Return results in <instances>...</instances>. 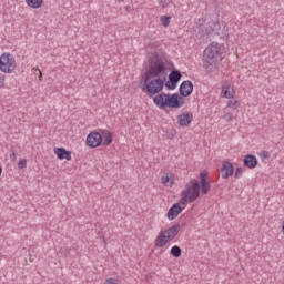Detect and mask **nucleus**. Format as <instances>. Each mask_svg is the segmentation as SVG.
<instances>
[{
	"label": "nucleus",
	"mask_w": 284,
	"mask_h": 284,
	"mask_svg": "<svg viewBox=\"0 0 284 284\" xmlns=\"http://www.w3.org/2000/svg\"><path fill=\"white\" fill-rule=\"evenodd\" d=\"M144 82V87L142 88L143 92H146V97H154L153 102L155 103L156 108L160 110H163L165 108H183V98L179 95V93L168 94V93H161L163 92V88L165 85V82L161 78H152L142 79Z\"/></svg>",
	"instance_id": "nucleus-1"
},
{
	"label": "nucleus",
	"mask_w": 284,
	"mask_h": 284,
	"mask_svg": "<svg viewBox=\"0 0 284 284\" xmlns=\"http://www.w3.org/2000/svg\"><path fill=\"white\" fill-rule=\"evenodd\" d=\"M225 45L219 42H211L203 51L202 63L206 72H217L219 64L223 61Z\"/></svg>",
	"instance_id": "nucleus-2"
},
{
	"label": "nucleus",
	"mask_w": 284,
	"mask_h": 284,
	"mask_svg": "<svg viewBox=\"0 0 284 284\" xmlns=\"http://www.w3.org/2000/svg\"><path fill=\"white\" fill-rule=\"evenodd\" d=\"M180 231L181 224L179 223L170 226L164 231H161L154 241L155 247H165L168 243L174 241L176 236H179Z\"/></svg>",
	"instance_id": "nucleus-3"
},
{
	"label": "nucleus",
	"mask_w": 284,
	"mask_h": 284,
	"mask_svg": "<svg viewBox=\"0 0 284 284\" xmlns=\"http://www.w3.org/2000/svg\"><path fill=\"white\" fill-rule=\"evenodd\" d=\"M181 203H194L199 196H201V184L199 180L192 179L190 183L186 184V187L181 193Z\"/></svg>",
	"instance_id": "nucleus-4"
},
{
	"label": "nucleus",
	"mask_w": 284,
	"mask_h": 284,
	"mask_svg": "<svg viewBox=\"0 0 284 284\" xmlns=\"http://www.w3.org/2000/svg\"><path fill=\"white\" fill-rule=\"evenodd\" d=\"M165 63L161 59L152 60L149 64V69L142 75V79H161V74H165Z\"/></svg>",
	"instance_id": "nucleus-5"
},
{
	"label": "nucleus",
	"mask_w": 284,
	"mask_h": 284,
	"mask_svg": "<svg viewBox=\"0 0 284 284\" xmlns=\"http://www.w3.org/2000/svg\"><path fill=\"white\" fill-rule=\"evenodd\" d=\"M0 70L4 74H12L17 70V60L11 53H2L0 55Z\"/></svg>",
	"instance_id": "nucleus-6"
},
{
	"label": "nucleus",
	"mask_w": 284,
	"mask_h": 284,
	"mask_svg": "<svg viewBox=\"0 0 284 284\" xmlns=\"http://www.w3.org/2000/svg\"><path fill=\"white\" fill-rule=\"evenodd\" d=\"M103 143V136L99 132H91L87 136V145L89 148H99V145H102Z\"/></svg>",
	"instance_id": "nucleus-7"
},
{
	"label": "nucleus",
	"mask_w": 284,
	"mask_h": 284,
	"mask_svg": "<svg viewBox=\"0 0 284 284\" xmlns=\"http://www.w3.org/2000/svg\"><path fill=\"white\" fill-rule=\"evenodd\" d=\"M199 30H201V37H205V34L210 36L212 33L219 34V32H221V23L219 21L211 20L209 22V28L205 31H203V26H200Z\"/></svg>",
	"instance_id": "nucleus-8"
},
{
	"label": "nucleus",
	"mask_w": 284,
	"mask_h": 284,
	"mask_svg": "<svg viewBox=\"0 0 284 284\" xmlns=\"http://www.w3.org/2000/svg\"><path fill=\"white\" fill-rule=\"evenodd\" d=\"M200 190L202 194H207L212 190V184L207 181V171H202L200 173Z\"/></svg>",
	"instance_id": "nucleus-9"
},
{
	"label": "nucleus",
	"mask_w": 284,
	"mask_h": 284,
	"mask_svg": "<svg viewBox=\"0 0 284 284\" xmlns=\"http://www.w3.org/2000/svg\"><path fill=\"white\" fill-rule=\"evenodd\" d=\"M192 92H194V83H192V81L186 80L180 84L181 97H190Z\"/></svg>",
	"instance_id": "nucleus-10"
},
{
	"label": "nucleus",
	"mask_w": 284,
	"mask_h": 284,
	"mask_svg": "<svg viewBox=\"0 0 284 284\" xmlns=\"http://www.w3.org/2000/svg\"><path fill=\"white\" fill-rule=\"evenodd\" d=\"M183 210H185V207H181L179 203L173 204L166 213V219H169V221H174Z\"/></svg>",
	"instance_id": "nucleus-11"
},
{
	"label": "nucleus",
	"mask_w": 284,
	"mask_h": 284,
	"mask_svg": "<svg viewBox=\"0 0 284 284\" xmlns=\"http://www.w3.org/2000/svg\"><path fill=\"white\" fill-rule=\"evenodd\" d=\"M222 179H230L234 175V165L231 162L224 161L222 164Z\"/></svg>",
	"instance_id": "nucleus-12"
},
{
	"label": "nucleus",
	"mask_w": 284,
	"mask_h": 284,
	"mask_svg": "<svg viewBox=\"0 0 284 284\" xmlns=\"http://www.w3.org/2000/svg\"><path fill=\"white\" fill-rule=\"evenodd\" d=\"M179 124L182 125L183 128H187L192 121H194V114L191 112L182 113L181 115L178 116Z\"/></svg>",
	"instance_id": "nucleus-13"
},
{
	"label": "nucleus",
	"mask_w": 284,
	"mask_h": 284,
	"mask_svg": "<svg viewBox=\"0 0 284 284\" xmlns=\"http://www.w3.org/2000/svg\"><path fill=\"white\" fill-rule=\"evenodd\" d=\"M54 154H57L58 159L60 161H72V152L65 150V148H55L54 149Z\"/></svg>",
	"instance_id": "nucleus-14"
},
{
	"label": "nucleus",
	"mask_w": 284,
	"mask_h": 284,
	"mask_svg": "<svg viewBox=\"0 0 284 284\" xmlns=\"http://www.w3.org/2000/svg\"><path fill=\"white\" fill-rule=\"evenodd\" d=\"M234 94H236V91H234V88H232L231 84H224L222 87V91H221L222 99H234Z\"/></svg>",
	"instance_id": "nucleus-15"
},
{
	"label": "nucleus",
	"mask_w": 284,
	"mask_h": 284,
	"mask_svg": "<svg viewBox=\"0 0 284 284\" xmlns=\"http://www.w3.org/2000/svg\"><path fill=\"white\" fill-rule=\"evenodd\" d=\"M243 163L245 168L254 170V168L258 165V160L256 159V155L247 154L244 156Z\"/></svg>",
	"instance_id": "nucleus-16"
},
{
	"label": "nucleus",
	"mask_w": 284,
	"mask_h": 284,
	"mask_svg": "<svg viewBox=\"0 0 284 284\" xmlns=\"http://www.w3.org/2000/svg\"><path fill=\"white\" fill-rule=\"evenodd\" d=\"M101 136H102V145H104V148H108V145L112 144V133L110 131L102 130Z\"/></svg>",
	"instance_id": "nucleus-17"
},
{
	"label": "nucleus",
	"mask_w": 284,
	"mask_h": 284,
	"mask_svg": "<svg viewBox=\"0 0 284 284\" xmlns=\"http://www.w3.org/2000/svg\"><path fill=\"white\" fill-rule=\"evenodd\" d=\"M29 8H33L34 10H39L43 6V0H24Z\"/></svg>",
	"instance_id": "nucleus-18"
},
{
	"label": "nucleus",
	"mask_w": 284,
	"mask_h": 284,
	"mask_svg": "<svg viewBox=\"0 0 284 284\" xmlns=\"http://www.w3.org/2000/svg\"><path fill=\"white\" fill-rule=\"evenodd\" d=\"M181 77H183V75L181 74V71H179V70H173L169 74V79L175 83H179V81H181Z\"/></svg>",
	"instance_id": "nucleus-19"
},
{
	"label": "nucleus",
	"mask_w": 284,
	"mask_h": 284,
	"mask_svg": "<svg viewBox=\"0 0 284 284\" xmlns=\"http://www.w3.org/2000/svg\"><path fill=\"white\" fill-rule=\"evenodd\" d=\"M171 256H174V258H179L181 254H183V251L181 250V246L174 245L170 250Z\"/></svg>",
	"instance_id": "nucleus-20"
},
{
	"label": "nucleus",
	"mask_w": 284,
	"mask_h": 284,
	"mask_svg": "<svg viewBox=\"0 0 284 284\" xmlns=\"http://www.w3.org/2000/svg\"><path fill=\"white\" fill-rule=\"evenodd\" d=\"M170 21H172V17L170 16H161L160 18V22L164 28H168V26H170Z\"/></svg>",
	"instance_id": "nucleus-21"
},
{
	"label": "nucleus",
	"mask_w": 284,
	"mask_h": 284,
	"mask_svg": "<svg viewBox=\"0 0 284 284\" xmlns=\"http://www.w3.org/2000/svg\"><path fill=\"white\" fill-rule=\"evenodd\" d=\"M176 82L169 79V81L165 82V88H168L169 90H176Z\"/></svg>",
	"instance_id": "nucleus-22"
},
{
	"label": "nucleus",
	"mask_w": 284,
	"mask_h": 284,
	"mask_svg": "<svg viewBox=\"0 0 284 284\" xmlns=\"http://www.w3.org/2000/svg\"><path fill=\"white\" fill-rule=\"evenodd\" d=\"M227 108H231V110H236V108H239V100H230Z\"/></svg>",
	"instance_id": "nucleus-23"
},
{
	"label": "nucleus",
	"mask_w": 284,
	"mask_h": 284,
	"mask_svg": "<svg viewBox=\"0 0 284 284\" xmlns=\"http://www.w3.org/2000/svg\"><path fill=\"white\" fill-rule=\"evenodd\" d=\"M27 166H28V160H26V159L19 160V162H18V168H19V170H23V169H26Z\"/></svg>",
	"instance_id": "nucleus-24"
},
{
	"label": "nucleus",
	"mask_w": 284,
	"mask_h": 284,
	"mask_svg": "<svg viewBox=\"0 0 284 284\" xmlns=\"http://www.w3.org/2000/svg\"><path fill=\"white\" fill-rule=\"evenodd\" d=\"M245 172V170L243 168H237L235 170V174H234V179H241V176H243V173Z\"/></svg>",
	"instance_id": "nucleus-25"
},
{
	"label": "nucleus",
	"mask_w": 284,
	"mask_h": 284,
	"mask_svg": "<svg viewBox=\"0 0 284 284\" xmlns=\"http://www.w3.org/2000/svg\"><path fill=\"white\" fill-rule=\"evenodd\" d=\"M159 6H161V8H168V6H170V3H172V0H158Z\"/></svg>",
	"instance_id": "nucleus-26"
},
{
	"label": "nucleus",
	"mask_w": 284,
	"mask_h": 284,
	"mask_svg": "<svg viewBox=\"0 0 284 284\" xmlns=\"http://www.w3.org/2000/svg\"><path fill=\"white\" fill-rule=\"evenodd\" d=\"M0 88H6V75L0 73Z\"/></svg>",
	"instance_id": "nucleus-27"
},
{
	"label": "nucleus",
	"mask_w": 284,
	"mask_h": 284,
	"mask_svg": "<svg viewBox=\"0 0 284 284\" xmlns=\"http://www.w3.org/2000/svg\"><path fill=\"white\" fill-rule=\"evenodd\" d=\"M224 119H225V121H227L230 123V121L234 120V115L232 113H226V114H224Z\"/></svg>",
	"instance_id": "nucleus-28"
},
{
	"label": "nucleus",
	"mask_w": 284,
	"mask_h": 284,
	"mask_svg": "<svg viewBox=\"0 0 284 284\" xmlns=\"http://www.w3.org/2000/svg\"><path fill=\"white\" fill-rule=\"evenodd\" d=\"M161 181H162L163 185H168L170 183V176L164 175L161 178Z\"/></svg>",
	"instance_id": "nucleus-29"
},
{
	"label": "nucleus",
	"mask_w": 284,
	"mask_h": 284,
	"mask_svg": "<svg viewBox=\"0 0 284 284\" xmlns=\"http://www.w3.org/2000/svg\"><path fill=\"white\" fill-rule=\"evenodd\" d=\"M260 156H262V159H270V152H267V151H262V152L260 153Z\"/></svg>",
	"instance_id": "nucleus-30"
},
{
	"label": "nucleus",
	"mask_w": 284,
	"mask_h": 284,
	"mask_svg": "<svg viewBox=\"0 0 284 284\" xmlns=\"http://www.w3.org/2000/svg\"><path fill=\"white\" fill-rule=\"evenodd\" d=\"M10 159H12V160L17 159V153L10 154Z\"/></svg>",
	"instance_id": "nucleus-31"
},
{
	"label": "nucleus",
	"mask_w": 284,
	"mask_h": 284,
	"mask_svg": "<svg viewBox=\"0 0 284 284\" xmlns=\"http://www.w3.org/2000/svg\"><path fill=\"white\" fill-rule=\"evenodd\" d=\"M2 172H3V168H1V165H0V176H1Z\"/></svg>",
	"instance_id": "nucleus-32"
}]
</instances>
